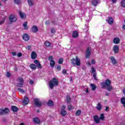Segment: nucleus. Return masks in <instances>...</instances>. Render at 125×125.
<instances>
[{
  "instance_id": "5fc2aeb1",
  "label": "nucleus",
  "mask_w": 125,
  "mask_h": 125,
  "mask_svg": "<svg viewBox=\"0 0 125 125\" xmlns=\"http://www.w3.org/2000/svg\"><path fill=\"white\" fill-rule=\"evenodd\" d=\"M40 62L39 61V60H35V61H34V63H35V64H38V63H39Z\"/></svg>"
},
{
  "instance_id": "39448f33",
  "label": "nucleus",
  "mask_w": 125,
  "mask_h": 125,
  "mask_svg": "<svg viewBox=\"0 0 125 125\" xmlns=\"http://www.w3.org/2000/svg\"><path fill=\"white\" fill-rule=\"evenodd\" d=\"M34 104L36 107H42V102L41 101V100L39 98H35L34 100Z\"/></svg>"
},
{
  "instance_id": "f3484780",
  "label": "nucleus",
  "mask_w": 125,
  "mask_h": 125,
  "mask_svg": "<svg viewBox=\"0 0 125 125\" xmlns=\"http://www.w3.org/2000/svg\"><path fill=\"white\" fill-rule=\"evenodd\" d=\"M113 42L115 44H119V43H120V42H121V40H120L119 38L115 37L113 39Z\"/></svg>"
},
{
  "instance_id": "c03bdc74",
  "label": "nucleus",
  "mask_w": 125,
  "mask_h": 125,
  "mask_svg": "<svg viewBox=\"0 0 125 125\" xmlns=\"http://www.w3.org/2000/svg\"><path fill=\"white\" fill-rule=\"evenodd\" d=\"M51 33L52 34H55V33H56V31H55V29H54V28H52L51 29Z\"/></svg>"
},
{
  "instance_id": "864d4df0",
  "label": "nucleus",
  "mask_w": 125,
  "mask_h": 125,
  "mask_svg": "<svg viewBox=\"0 0 125 125\" xmlns=\"http://www.w3.org/2000/svg\"><path fill=\"white\" fill-rule=\"evenodd\" d=\"M45 25H49L50 24V22H49V21H47L45 22Z\"/></svg>"
},
{
  "instance_id": "58836bf2",
  "label": "nucleus",
  "mask_w": 125,
  "mask_h": 125,
  "mask_svg": "<svg viewBox=\"0 0 125 125\" xmlns=\"http://www.w3.org/2000/svg\"><path fill=\"white\" fill-rule=\"evenodd\" d=\"M121 4L122 7H125V0H122L121 2Z\"/></svg>"
},
{
  "instance_id": "de8ad7c7",
  "label": "nucleus",
  "mask_w": 125,
  "mask_h": 125,
  "mask_svg": "<svg viewBox=\"0 0 125 125\" xmlns=\"http://www.w3.org/2000/svg\"><path fill=\"white\" fill-rule=\"evenodd\" d=\"M84 91H85L86 93H89V89L88 88H84Z\"/></svg>"
},
{
  "instance_id": "473e14b6",
  "label": "nucleus",
  "mask_w": 125,
  "mask_h": 125,
  "mask_svg": "<svg viewBox=\"0 0 125 125\" xmlns=\"http://www.w3.org/2000/svg\"><path fill=\"white\" fill-rule=\"evenodd\" d=\"M27 24L28 23L27 22V21L24 22L23 24V26L25 28V30H28V27H27Z\"/></svg>"
},
{
  "instance_id": "1a4fd4ad",
  "label": "nucleus",
  "mask_w": 125,
  "mask_h": 125,
  "mask_svg": "<svg viewBox=\"0 0 125 125\" xmlns=\"http://www.w3.org/2000/svg\"><path fill=\"white\" fill-rule=\"evenodd\" d=\"M90 54H91V50L89 49V47H88L87 48V50H86V54H85V57L86 59L89 58L90 57Z\"/></svg>"
},
{
  "instance_id": "e433bc0d",
  "label": "nucleus",
  "mask_w": 125,
  "mask_h": 125,
  "mask_svg": "<svg viewBox=\"0 0 125 125\" xmlns=\"http://www.w3.org/2000/svg\"><path fill=\"white\" fill-rule=\"evenodd\" d=\"M66 102L67 103H70L71 102V98L69 96L66 97Z\"/></svg>"
},
{
  "instance_id": "7c9ffc66",
  "label": "nucleus",
  "mask_w": 125,
  "mask_h": 125,
  "mask_svg": "<svg viewBox=\"0 0 125 125\" xmlns=\"http://www.w3.org/2000/svg\"><path fill=\"white\" fill-rule=\"evenodd\" d=\"M14 1L16 4H18V5L21 3V0H14Z\"/></svg>"
},
{
  "instance_id": "dca6fc26",
  "label": "nucleus",
  "mask_w": 125,
  "mask_h": 125,
  "mask_svg": "<svg viewBox=\"0 0 125 125\" xmlns=\"http://www.w3.org/2000/svg\"><path fill=\"white\" fill-rule=\"evenodd\" d=\"M114 53H119V46L118 45H114L113 47Z\"/></svg>"
},
{
  "instance_id": "8fccbe9b",
  "label": "nucleus",
  "mask_w": 125,
  "mask_h": 125,
  "mask_svg": "<svg viewBox=\"0 0 125 125\" xmlns=\"http://www.w3.org/2000/svg\"><path fill=\"white\" fill-rule=\"evenodd\" d=\"M62 74H63L64 75L67 74V70L63 69L62 70Z\"/></svg>"
},
{
  "instance_id": "b1692460",
  "label": "nucleus",
  "mask_w": 125,
  "mask_h": 125,
  "mask_svg": "<svg viewBox=\"0 0 125 125\" xmlns=\"http://www.w3.org/2000/svg\"><path fill=\"white\" fill-rule=\"evenodd\" d=\"M72 37L74 38H78V37H79V33L76 31H73Z\"/></svg>"
},
{
  "instance_id": "2eb2a0df",
  "label": "nucleus",
  "mask_w": 125,
  "mask_h": 125,
  "mask_svg": "<svg viewBox=\"0 0 125 125\" xmlns=\"http://www.w3.org/2000/svg\"><path fill=\"white\" fill-rule=\"evenodd\" d=\"M29 104V98L28 97L24 96V98L23 99V104L24 105H28Z\"/></svg>"
},
{
  "instance_id": "338daca9",
  "label": "nucleus",
  "mask_w": 125,
  "mask_h": 125,
  "mask_svg": "<svg viewBox=\"0 0 125 125\" xmlns=\"http://www.w3.org/2000/svg\"><path fill=\"white\" fill-rule=\"evenodd\" d=\"M87 65H88L89 66H90V65H91V63H90V62H87Z\"/></svg>"
},
{
  "instance_id": "423d86ee",
  "label": "nucleus",
  "mask_w": 125,
  "mask_h": 125,
  "mask_svg": "<svg viewBox=\"0 0 125 125\" xmlns=\"http://www.w3.org/2000/svg\"><path fill=\"white\" fill-rule=\"evenodd\" d=\"M9 112V109L7 108H0V116H2V115H5L6 113Z\"/></svg>"
},
{
  "instance_id": "603ef678",
  "label": "nucleus",
  "mask_w": 125,
  "mask_h": 125,
  "mask_svg": "<svg viewBox=\"0 0 125 125\" xmlns=\"http://www.w3.org/2000/svg\"><path fill=\"white\" fill-rule=\"evenodd\" d=\"M18 57H22V53H19L17 54Z\"/></svg>"
},
{
  "instance_id": "bf43d9fd",
  "label": "nucleus",
  "mask_w": 125,
  "mask_h": 125,
  "mask_svg": "<svg viewBox=\"0 0 125 125\" xmlns=\"http://www.w3.org/2000/svg\"><path fill=\"white\" fill-rule=\"evenodd\" d=\"M31 48H32V46H27V49H28V50H31Z\"/></svg>"
},
{
  "instance_id": "f03ea898",
  "label": "nucleus",
  "mask_w": 125,
  "mask_h": 125,
  "mask_svg": "<svg viewBox=\"0 0 125 125\" xmlns=\"http://www.w3.org/2000/svg\"><path fill=\"white\" fill-rule=\"evenodd\" d=\"M49 85L51 89H53L54 86H57L58 85V80L56 78L54 77L52 80L49 82Z\"/></svg>"
},
{
  "instance_id": "ea45409f",
  "label": "nucleus",
  "mask_w": 125,
  "mask_h": 125,
  "mask_svg": "<svg viewBox=\"0 0 125 125\" xmlns=\"http://www.w3.org/2000/svg\"><path fill=\"white\" fill-rule=\"evenodd\" d=\"M91 86L92 87V90H95L96 89V86L94 84H91Z\"/></svg>"
},
{
  "instance_id": "69168bd1",
  "label": "nucleus",
  "mask_w": 125,
  "mask_h": 125,
  "mask_svg": "<svg viewBox=\"0 0 125 125\" xmlns=\"http://www.w3.org/2000/svg\"><path fill=\"white\" fill-rule=\"evenodd\" d=\"M123 92L124 95H125V88H124L123 89Z\"/></svg>"
},
{
  "instance_id": "ddd939ff",
  "label": "nucleus",
  "mask_w": 125,
  "mask_h": 125,
  "mask_svg": "<svg viewBox=\"0 0 125 125\" xmlns=\"http://www.w3.org/2000/svg\"><path fill=\"white\" fill-rule=\"evenodd\" d=\"M94 121L96 124H99L100 123V119L97 115H95L93 117Z\"/></svg>"
},
{
  "instance_id": "09e8293b",
  "label": "nucleus",
  "mask_w": 125,
  "mask_h": 125,
  "mask_svg": "<svg viewBox=\"0 0 125 125\" xmlns=\"http://www.w3.org/2000/svg\"><path fill=\"white\" fill-rule=\"evenodd\" d=\"M56 69H57L58 71H60V70H61V66L58 65L57 67H56Z\"/></svg>"
},
{
  "instance_id": "5701e85b",
  "label": "nucleus",
  "mask_w": 125,
  "mask_h": 125,
  "mask_svg": "<svg viewBox=\"0 0 125 125\" xmlns=\"http://www.w3.org/2000/svg\"><path fill=\"white\" fill-rule=\"evenodd\" d=\"M31 57L32 59H36L37 58V53L35 51L32 52Z\"/></svg>"
},
{
  "instance_id": "f704fd0d",
  "label": "nucleus",
  "mask_w": 125,
  "mask_h": 125,
  "mask_svg": "<svg viewBox=\"0 0 125 125\" xmlns=\"http://www.w3.org/2000/svg\"><path fill=\"white\" fill-rule=\"evenodd\" d=\"M81 114H82V111L81 110H78L76 112V116H81Z\"/></svg>"
},
{
  "instance_id": "3c124183",
  "label": "nucleus",
  "mask_w": 125,
  "mask_h": 125,
  "mask_svg": "<svg viewBox=\"0 0 125 125\" xmlns=\"http://www.w3.org/2000/svg\"><path fill=\"white\" fill-rule=\"evenodd\" d=\"M4 21H5V19H3L2 21H0V25L3 24V23H4Z\"/></svg>"
},
{
  "instance_id": "79ce46f5",
  "label": "nucleus",
  "mask_w": 125,
  "mask_h": 125,
  "mask_svg": "<svg viewBox=\"0 0 125 125\" xmlns=\"http://www.w3.org/2000/svg\"><path fill=\"white\" fill-rule=\"evenodd\" d=\"M63 61H64V60L63 59V58L59 59V60L58 61V63H59V64H62V63H63Z\"/></svg>"
},
{
  "instance_id": "774afa93",
  "label": "nucleus",
  "mask_w": 125,
  "mask_h": 125,
  "mask_svg": "<svg viewBox=\"0 0 125 125\" xmlns=\"http://www.w3.org/2000/svg\"><path fill=\"white\" fill-rule=\"evenodd\" d=\"M69 79H70V82L73 81V77H70Z\"/></svg>"
},
{
  "instance_id": "c85d7f7f",
  "label": "nucleus",
  "mask_w": 125,
  "mask_h": 125,
  "mask_svg": "<svg viewBox=\"0 0 125 125\" xmlns=\"http://www.w3.org/2000/svg\"><path fill=\"white\" fill-rule=\"evenodd\" d=\"M50 65L51 68H54V66H55V61H51V62H50Z\"/></svg>"
},
{
  "instance_id": "052dcab7",
  "label": "nucleus",
  "mask_w": 125,
  "mask_h": 125,
  "mask_svg": "<svg viewBox=\"0 0 125 125\" xmlns=\"http://www.w3.org/2000/svg\"><path fill=\"white\" fill-rule=\"evenodd\" d=\"M65 108H66V106L65 105H62V110H65Z\"/></svg>"
},
{
  "instance_id": "f257e3e1",
  "label": "nucleus",
  "mask_w": 125,
  "mask_h": 125,
  "mask_svg": "<svg viewBox=\"0 0 125 125\" xmlns=\"http://www.w3.org/2000/svg\"><path fill=\"white\" fill-rule=\"evenodd\" d=\"M102 88H106L108 91H112L113 87L111 85V80L106 79L104 82L101 83Z\"/></svg>"
},
{
  "instance_id": "13d9d810",
  "label": "nucleus",
  "mask_w": 125,
  "mask_h": 125,
  "mask_svg": "<svg viewBox=\"0 0 125 125\" xmlns=\"http://www.w3.org/2000/svg\"><path fill=\"white\" fill-rule=\"evenodd\" d=\"M95 62H96L95 60H92L91 63V64H95Z\"/></svg>"
},
{
  "instance_id": "e2e57ef3",
  "label": "nucleus",
  "mask_w": 125,
  "mask_h": 125,
  "mask_svg": "<svg viewBox=\"0 0 125 125\" xmlns=\"http://www.w3.org/2000/svg\"><path fill=\"white\" fill-rule=\"evenodd\" d=\"M111 1L113 2V3L117 2V0H111Z\"/></svg>"
},
{
  "instance_id": "4be33fe9",
  "label": "nucleus",
  "mask_w": 125,
  "mask_h": 125,
  "mask_svg": "<svg viewBox=\"0 0 125 125\" xmlns=\"http://www.w3.org/2000/svg\"><path fill=\"white\" fill-rule=\"evenodd\" d=\"M107 22L108 24H109L110 25H112V24L114 23V20L113 19V18L109 17L108 19L107 20Z\"/></svg>"
},
{
  "instance_id": "0e129e2a",
  "label": "nucleus",
  "mask_w": 125,
  "mask_h": 125,
  "mask_svg": "<svg viewBox=\"0 0 125 125\" xmlns=\"http://www.w3.org/2000/svg\"><path fill=\"white\" fill-rule=\"evenodd\" d=\"M17 70H18V68H17V66H15L14 67V71H17Z\"/></svg>"
},
{
  "instance_id": "aec40b11",
  "label": "nucleus",
  "mask_w": 125,
  "mask_h": 125,
  "mask_svg": "<svg viewBox=\"0 0 125 125\" xmlns=\"http://www.w3.org/2000/svg\"><path fill=\"white\" fill-rule=\"evenodd\" d=\"M61 115L62 117H65L67 115V111L65 109H61Z\"/></svg>"
},
{
  "instance_id": "49530a36",
  "label": "nucleus",
  "mask_w": 125,
  "mask_h": 125,
  "mask_svg": "<svg viewBox=\"0 0 125 125\" xmlns=\"http://www.w3.org/2000/svg\"><path fill=\"white\" fill-rule=\"evenodd\" d=\"M11 76V74H10V72H7L6 73L7 78H10Z\"/></svg>"
},
{
  "instance_id": "a878e982",
  "label": "nucleus",
  "mask_w": 125,
  "mask_h": 125,
  "mask_svg": "<svg viewBox=\"0 0 125 125\" xmlns=\"http://www.w3.org/2000/svg\"><path fill=\"white\" fill-rule=\"evenodd\" d=\"M121 103L123 104L124 108H125V97H122L121 99Z\"/></svg>"
},
{
  "instance_id": "412c9836",
  "label": "nucleus",
  "mask_w": 125,
  "mask_h": 125,
  "mask_svg": "<svg viewBox=\"0 0 125 125\" xmlns=\"http://www.w3.org/2000/svg\"><path fill=\"white\" fill-rule=\"evenodd\" d=\"M47 104L49 107H53L54 106V103L51 100H49Z\"/></svg>"
},
{
  "instance_id": "37998d69",
  "label": "nucleus",
  "mask_w": 125,
  "mask_h": 125,
  "mask_svg": "<svg viewBox=\"0 0 125 125\" xmlns=\"http://www.w3.org/2000/svg\"><path fill=\"white\" fill-rule=\"evenodd\" d=\"M100 120H102V121H103L104 120V114L102 113L101 114V116L100 117Z\"/></svg>"
},
{
  "instance_id": "6ab92c4d",
  "label": "nucleus",
  "mask_w": 125,
  "mask_h": 125,
  "mask_svg": "<svg viewBox=\"0 0 125 125\" xmlns=\"http://www.w3.org/2000/svg\"><path fill=\"white\" fill-rule=\"evenodd\" d=\"M11 109L12 111L15 113H16V112H18V111H19V108H18V107H17L16 106L12 105L11 106Z\"/></svg>"
},
{
  "instance_id": "4468645a",
  "label": "nucleus",
  "mask_w": 125,
  "mask_h": 125,
  "mask_svg": "<svg viewBox=\"0 0 125 125\" xmlns=\"http://www.w3.org/2000/svg\"><path fill=\"white\" fill-rule=\"evenodd\" d=\"M33 122L36 125H40V124H41V121L38 117H35L33 118Z\"/></svg>"
},
{
  "instance_id": "4d7b16f0",
  "label": "nucleus",
  "mask_w": 125,
  "mask_h": 125,
  "mask_svg": "<svg viewBox=\"0 0 125 125\" xmlns=\"http://www.w3.org/2000/svg\"><path fill=\"white\" fill-rule=\"evenodd\" d=\"M12 55L13 56H16V52H12Z\"/></svg>"
},
{
  "instance_id": "a18cd8bd",
  "label": "nucleus",
  "mask_w": 125,
  "mask_h": 125,
  "mask_svg": "<svg viewBox=\"0 0 125 125\" xmlns=\"http://www.w3.org/2000/svg\"><path fill=\"white\" fill-rule=\"evenodd\" d=\"M18 90H19V91H20V92H21V93H24L25 92V91H24V90L23 89H21L20 88H19L18 89Z\"/></svg>"
},
{
  "instance_id": "680f3d73",
  "label": "nucleus",
  "mask_w": 125,
  "mask_h": 125,
  "mask_svg": "<svg viewBox=\"0 0 125 125\" xmlns=\"http://www.w3.org/2000/svg\"><path fill=\"white\" fill-rule=\"evenodd\" d=\"M109 111V107L106 106L105 108V112H108Z\"/></svg>"
},
{
  "instance_id": "c9c22d12",
  "label": "nucleus",
  "mask_w": 125,
  "mask_h": 125,
  "mask_svg": "<svg viewBox=\"0 0 125 125\" xmlns=\"http://www.w3.org/2000/svg\"><path fill=\"white\" fill-rule=\"evenodd\" d=\"M44 43H45V46H47V47L50 46L51 43H50L49 42H48V41H46V42H44Z\"/></svg>"
},
{
  "instance_id": "72a5a7b5",
  "label": "nucleus",
  "mask_w": 125,
  "mask_h": 125,
  "mask_svg": "<svg viewBox=\"0 0 125 125\" xmlns=\"http://www.w3.org/2000/svg\"><path fill=\"white\" fill-rule=\"evenodd\" d=\"M74 108V106H72L71 104H69L68 106V110H69V111H71V110H73Z\"/></svg>"
},
{
  "instance_id": "393cba45",
  "label": "nucleus",
  "mask_w": 125,
  "mask_h": 125,
  "mask_svg": "<svg viewBox=\"0 0 125 125\" xmlns=\"http://www.w3.org/2000/svg\"><path fill=\"white\" fill-rule=\"evenodd\" d=\"M51 23L53 25L55 26L56 25H58V20H52Z\"/></svg>"
},
{
  "instance_id": "a19ab883",
  "label": "nucleus",
  "mask_w": 125,
  "mask_h": 125,
  "mask_svg": "<svg viewBox=\"0 0 125 125\" xmlns=\"http://www.w3.org/2000/svg\"><path fill=\"white\" fill-rule=\"evenodd\" d=\"M48 59L49 60V61H50V62H51V61H54V60H53V56H50L48 57Z\"/></svg>"
},
{
  "instance_id": "6e6d98bb",
  "label": "nucleus",
  "mask_w": 125,
  "mask_h": 125,
  "mask_svg": "<svg viewBox=\"0 0 125 125\" xmlns=\"http://www.w3.org/2000/svg\"><path fill=\"white\" fill-rule=\"evenodd\" d=\"M29 83L30 84H31V85L34 84V82L33 81V80H31L29 82Z\"/></svg>"
},
{
  "instance_id": "7ed1b4c3",
  "label": "nucleus",
  "mask_w": 125,
  "mask_h": 125,
  "mask_svg": "<svg viewBox=\"0 0 125 125\" xmlns=\"http://www.w3.org/2000/svg\"><path fill=\"white\" fill-rule=\"evenodd\" d=\"M70 61L73 66H81V59L78 56L75 57V59H72Z\"/></svg>"
},
{
  "instance_id": "2f4dec72",
  "label": "nucleus",
  "mask_w": 125,
  "mask_h": 125,
  "mask_svg": "<svg viewBox=\"0 0 125 125\" xmlns=\"http://www.w3.org/2000/svg\"><path fill=\"white\" fill-rule=\"evenodd\" d=\"M19 15H20L21 18H22V19H23V18H24V13H22V12H21V11H20L19 12Z\"/></svg>"
},
{
  "instance_id": "6e6552de",
  "label": "nucleus",
  "mask_w": 125,
  "mask_h": 125,
  "mask_svg": "<svg viewBox=\"0 0 125 125\" xmlns=\"http://www.w3.org/2000/svg\"><path fill=\"white\" fill-rule=\"evenodd\" d=\"M9 20L11 23L13 22H16V21H17V18H16V17L14 16L13 15H11L9 17Z\"/></svg>"
},
{
  "instance_id": "bb28decb",
  "label": "nucleus",
  "mask_w": 125,
  "mask_h": 125,
  "mask_svg": "<svg viewBox=\"0 0 125 125\" xmlns=\"http://www.w3.org/2000/svg\"><path fill=\"white\" fill-rule=\"evenodd\" d=\"M30 68H31L32 70H36V69H37V65L34 63H32L30 65Z\"/></svg>"
},
{
  "instance_id": "cd10ccee",
  "label": "nucleus",
  "mask_w": 125,
  "mask_h": 125,
  "mask_svg": "<svg viewBox=\"0 0 125 125\" xmlns=\"http://www.w3.org/2000/svg\"><path fill=\"white\" fill-rule=\"evenodd\" d=\"M27 2L29 5H30V6H33V5H34V0H27Z\"/></svg>"
},
{
  "instance_id": "a211bd4d",
  "label": "nucleus",
  "mask_w": 125,
  "mask_h": 125,
  "mask_svg": "<svg viewBox=\"0 0 125 125\" xmlns=\"http://www.w3.org/2000/svg\"><path fill=\"white\" fill-rule=\"evenodd\" d=\"M91 3L93 6H97V4L99 3V1L98 0H92Z\"/></svg>"
},
{
  "instance_id": "0eeeda50",
  "label": "nucleus",
  "mask_w": 125,
  "mask_h": 125,
  "mask_svg": "<svg viewBox=\"0 0 125 125\" xmlns=\"http://www.w3.org/2000/svg\"><path fill=\"white\" fill-rule=\"evenodd\" d=\"M91 74H93V77L94 78V80L97 81V77H96V70H95V68L93 67H91Z\"/></svg>"
},
{
  "instance_id": "20e7f679",
  "label": "nucleus",
  "mask_w": 125,
  "mask_h": 125,
  "mask_svg": "<svg viewBox=\"0 0 125 125\" xmlns=\"http://www.w3.org/2000/svg\"><path fill=\"white\" fill-rule=\"evenodd\" d=\"M17 86L18 87H22L23 83H24V79L22 77H19L17 79Z\"/></svg>"
},
{
  "instance_id": "4c0bfd02",
  "label": "nucleus",
  "mask_w": 125,
  "mask_h": 125,
  "mask_svg": "<svg viewBox=\"0 0 125 125\" xmlns=\"http://www.w3.org/2000/svg\"><path fill=\"white\" fill-rule=\"evenodd\" d=\"M37 68L38 69H42V64H41V63H38L36 64Z\"/></svg>"
},
{
  "instance_id": "9b49d317",
  "label": "nucleus",
  "mask_w": 125,
  "mask_h": 125,
  "mask_svg": "<svg viewBox=\"0 0 125 125\" xmlns=\"http://www.w3.org/2000/svg\"><path fill=\"white\" fill-rule=\"evenodd\" d=\"M31 31L32 33H37L39 31V28H38V26L37 25H34L31 28Z\"/></svg>"
},
{
  "instance_id": "9d476101",
  "label": "nucleus",
  "mask_w": 125,
  "mask_h": 125,
  "mask_svg": "<svg viewBox=\"0 0 125 125\" xmlns=\"http://www.w3.org/2000/svg\"><path fill=\"white\" fill-rule=\"evenodd\" d=\"M22 39L23 41H25V42H28L30 40V36H29L27 34H24L22 35Z\"/></svg>"
},
{
  "instance_id": "f8f14e48",
  "label": "nucleus",
  "mask_w": 125,
  "mask_h": 125,
  "mask_svg": "<svg viewBox=\"0 0 125 125\" xmlns=\"http://www.w3.org/2000/svg\"><path fill=\"white\" fill-rule=\"evenodd\" d=\"M109 59L110 60V61L113 65H116V64H117V60L116 59H115V57L111 56L109 58Z\"/></svg>"
},
{
  "instance_id": "c756f323",
  "label": "nucleus",
  "mask_w": 125,
  "mask_h": 125,
  "mask_svg": "<svg viewBox=\"0 0 125 125\" xmlns=\"http://www.w3.org/2000/svg\"><path fill=\"white\" fill-rule=\"evenodd\" d=\"M96 109H97V110H98V111H100V110H101V109H102V105H101V104H100V103L98 104V105L96 107Z\"/></svg>"
}]
</instances>
